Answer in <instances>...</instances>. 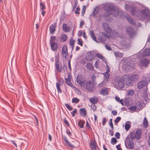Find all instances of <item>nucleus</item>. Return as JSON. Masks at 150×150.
<instances>
[{
    "instance_id": "a211bd4d",
    "label": "nucleus",
    "mask_w": 150,
    "mask_h": 150,
    "mask_svg": "<svg viewBox=\"0 0 150 150\" xmlns=\"http://www.w3.org/2000/svg\"><path fill=\"white\" fill-rule=\"evenodd\" d=\"M71 28L69 26H68L65 23L63 24L62 25V29L65 32H69L71 30Z\"/></svg>"
},
{
    "instance_id": "c9c22d12",
    "label": "nucleus",
    "mask_w": 150,
    "mask_h": 150,
    "mask_svg": "<svg viewBox=\"0 0 150 150\" xmlns=\"http://www.w3.org/2000/svg\"><path fill=\"white\" fill-rule=\"evenodd\" d=\"M143 124L144 126L147 127L148 126V122L146 117H144V119Z\"/></svg>"
},
{
    "instance_id": "603ef678",
    "label": "nucleus",
    "mask_w": 150,
    "mask_h": 150,
    "mask_svg": "<svg viewBox=\"0 0 150 150\" xmlns=\"http://www.w3.org/2000/svg\"><path fill=\"white\" fill-rule=\"evenodd\" d=\"M134 91L133 90H130L128 91L127 94L128 95L132 96L134 93Z\"/></svg>"
},
{
    "instance_id": "6ab92c4d",
    "label": "nucleus",
    "mask_w": 150,
    "mask_h": 150,
    "mask_svg": "<svg viewBox=\"0 0 150 150\" xmlns=\"http://www.w3.org/2000/svg\"><path fill=\"white\" fill-rule=\"evenodd\" d=\"M142 79L148 83V81L150 80V75L147 74H144L142 76Z\"/></svg>"
},
{
    "instance_id": "7ed1b4c3",
    "label": "nucleus",
    "mask_w": 150,
    "mask_h": 150,
    "mask_svg": "<svg viewBox=\"0 0 150 150\" xmlns=\"http://www.w3.org/2000/svg\"><path fill=\"white\" fill-rule=\"evenodd\" d=\"M76 81L81 87L84 86L86 81L84 79L83 76L81 74H79L77 76Z\"/></svg>"
},
{
    "instance_id": "bb28decb",
    "label": "nucleus",
    "mask_w": 150,
    "mask_h": 150,
    "mask_svg": "<svg viewBox=\"0 0 150 150\" xmlns=\"http://www.w3.org/2000/svg\"><path fill=\"white\" fill-rule=\"evenodd\" d=\"M136 135V139H139L140 138L142 132L141 130H137L135 132Z\"/></svg>"
},
{
    "instance_id": "5701e85b",
    "label": "nucleus",
    "mask_w": 150,
    "mask_h": 150,
    "mask_svg": "<svg viewBox=\"0 0 150 150\" xmlns=\"http://www.w3.org/2000/svg\"><path fill=\"white\" fill-rule=\"evenodd\" d=\"M86 68L90 71H92L94 70V67L93 65L90 63H87L86 65Z\"/></svg>"
},
{
    "instance_id": "c85d7f7f",
    "label": "nucleus",
    "mask_w": 150,
    "mask_h": 150,
    "mask_svg": "<svg viewBox=\"0 0 150 150\" xmlns=\"http://www.w3.org/2000/svg\"><path fill=\"white\" fill-rule=\"evenodd\" d=\"M90 34L93 40L95 42H97L98 41L97 40L96 38L95 35L93 30H91L90 31Z\"/></svg>"
},
{
    "instance_id": "7c9ffc66",
    "label": "nucleus",
    "mask_w": 150,
    "mask_h": 150,
    "mask_svg": "<svg viewBox=\"0 0 150 150\" xmlns=\"http://www.w3.org/2000/svg\"><path fill=\"white\" fill-rule=\"evenodd\" d=\"M99 9V8L98 7H96L95 8L94 11H93L92 13V16L93 17H95V15L97 14Z\"/></svg>"
},
{
    "instance_id": "cd10ccee",
    "label": "nucleus",
    "mask_w": 150,
    "mask_h": 150,
    "mask_svg": "<svg viewBox=\"0 0 150 150\" xmlns=\"http://www.w3.org/2000/svg\"><path fill=\"white\" fill-rule=\"evenodd\" d=\"M96 56H97L98 58L101 59L104 62H106V60L101 54L99 53L96 54Z\"/></svg>"
},
{
    "instance_id": "9b49d317",
    "label": "nucleus",
    "mask_w": 150,
    "mask_h": 150,
    "mask_svg": "<svg viewBox=\"0 0 150 150\" xmlns=\"http://www.w3.org/2000/svg\"><path fill=\"white\" fill-rule=\"evenodd\" d=\"M103 26L105 31L108 34L110 33L112 31V29L110 27L107 23H103Z\"/></svg>"
},
{
    "instance_id": "2eb2a0df",
    "label": "nucleus",
    "mask_w": 150,
    "mask_h": 150,
    "mask_svg": "<svg viewBox=\"0 0 150 150\" xmlns=\"http://www.w3.org/2000/svg\"><path fill=\"white\" fill-rule=\"evenodd\" d=\"M125 144L126 147L129 149H133L134 148V144L132 141L130 139L126 140L125 142Z\"/></svg>"
},
{
    "instance_id": "ddd939ff",
    "label": "nucleus",
    "mask_w": 150,
    "mask_h": 150,
    "mask_svg": "<svg viewBox=\"0 0 150 150\" xmlns=\"http://www.w3.org/2000/svg\"><path fill=\"white\" fill-rule=\"evenodd\" d=\"M62 56L65 58H66L68 55L67 47L65 45L63 46L62 48Z\"/></svg>"
},
{
    "instance_id": "b1692460",
    "label": "nucleus",
    "mask_w": 150,
    "mask_h": 150,
    "mask_svg": "<svg viewBox=\"0 0 150 150\" xmlns=\"http://www.w3.org/2000/svg\"><path fill=\"white\" fill-rule=\"evenodd\" d=\"M80 115L84 117H85L86 115V111L85 109L82 108L80 110Z\"/></svg>"
},
{
    "instance_id": "e2e57ef3",
    "label": "nucleus",
    "mask_w": 150,
    "mask_h": 150,
    "mask_svg": "<svg viewBox=\"0 0 150 150\" xmlns=\"http://www.w3.org/2000/svg\"><path fill=\"white\" fill-rule=\"evenodd\" d=\"M113 129H111L109 131V134L111 136L113 135Z\"/></svg>"
},
{
    "instance_id": "72a5a7b5",
    "label": "nucleus",
    "mask_w": 150,
    "mask_h": 150,
    "mask_svg": "<svg viewBox=\"0 0 150 150\" xmlns=\"http://www.w3.org/2000/svg\"><path fill=\"white\" fill-rule=\"evenodd\" d=\"M60 82H62L61 80H59V82H57V83L56 87L57 91L60 93H61L62 91L60 88V85L59 83Z\"/></svg>"
},
{
    "instance_id": "f3484780",
    "label": "nucleus",
    "mask_w": 150,
    "mask_h": 150,
    "mask_svg": "<svg viewBox=\"0 0 150 150\" xmlns=\"http://www.w3.org/2000/svg\"><path fill=\"white\" fill-rule=\"evenodd\" d=\"M57 27L56 23H54L53 24L51 25L50 27V31L51 34H53L54 33L56 30V28Z\"/></svg>"
},
{
    "instance_id": "49530a36",
    "label": "nucleus",
    "mask_w": 150,
    "mask_h": 150,
    "mask_svg": "<svg viewBox=\"0 0 150 150\" xmlns=\"http://www.w3.org/2000/svg\"><path fill=\"white\" fill-rule=\"evenodd\" d=\"M121 119V117H117L115 121V124L117 125V124L118 123Z\"/></svg>"
},
{
    "instance_id": "f03ea898",
    "label": "nucleus",
    "mask_w": 150,
    "mask_h": 150,
    "mask_svg": "<svg viewBox=\"0 0 150 150\" xmlns=\"http://www.w3.org/2000/svg\"><path fill=\"white\" fill-rule=\"evenodd\" d=\"M114 81L117 84L118 87L119 89H121L125 86V84L122 79L120 76H116L115 77Z\"/></svg>"
},
{
    "instance_id": "473e14b6",
    "label": "nucleus",
    "mask_w": 150,
    "mask_h": 150,
    "mask_svg": "<svg viewBox=\"0 0 150 150\" xmlns=\"http://www.w3.org/2000/svg\"><path fill=\"white\" fill-rule=\"evenodd\" d=\"M131 125L129 122H127L125 124V129L127 131H128L130 128Z\"/></svg>"
},
{
    "instance_id": "8fccbe9b",
    "label": "nucleus",
    "mask_w": 150,
    "mask_h": 150,
    "mask_svg": "<svg viewBox=\"0 0 150 150\" xmlns=\"http://www.w3.org/2000/svg\"><path fill=\"white\" fill-rule=\"evenodd\" d=\"M65 106L70 111H71L73 110V108L71 107L69 105L66 103L65 104Z\"/></svg>"
},
{
    "instance_id": "1a4fd4ad",
    "label": "nucleus",
    "mask_w": 150,
    "mask_h": 150,
    "mask_svg": "<svg viewBox=\"0 0 150 150\" xmlns=\"http://www.w3.org/2000/svg\"><path fill=\"white\" fill-rule=\"evenodd\" d=\"M124 78L125 77H126L127 78H128V79L129 78V80L133 82H136L137 81L139 78V75L136 74H134L131 75L129 77L126 75L124 76Z\"/></svg>"
},
{
    "instance_id": "dca6fc26",
    "label": "nucleus",
    "mask_w": 150,
    "mask_h": 150,
    "mask_svg": "<svg viewBox=\"0 0 150 150\" xmlns=\"http://www.w3.org/2000/svg\"><path fill=\"white\" fill-rule=\"evenodd\" d=\"M147 83L144 81H140L137 84L138 88L139 89H141L144 86L146 85Z\"/></svg>"
},
{
    "instance_id": "58836bf2",
    "label": "nucleus",
    "mask_w": 150,
    "mask_h": 150,
    "mask_svg": "<svg viewBox=\"0 0 150 150\" xmlns=\"http://www.w3.org/2000/svg\"><path fill=\"white\" fill-rule=\"evenodd\" d=\"M85 124V122H82L81 120H80L78 125L81 128H82L84 127Z\"/></svg>"
},
{
    "instance_id": "c03bdc74",
    "label": "nucleus",
    "mask_w": 150,
    "mask_h": 150,
    "mask_svg": "<svg viewBox=\"0 0 150 150\" xmlns=\"http://www.w3.org/2000/svg\"><path fill=\"white\" fill-rule=\"evenodd\" d=\"M137 109L136 106H133L129 108V110L131 111H134Z\"/></svg>"
},
{
    "instance_id": "f257e3e1",
    "label": "nucleus",
    "mask_w": 150,
    "mask_h": 150,
    "mask_svg": "<svg viewBox=\"0 0 150 150\" xmlns=\"http://www.w3.org/2000/svg\"><path fill=\"white\" fill-rule=\"evenodd\" d=\"M103 8L108 12L105 13V16H107L110 15L111 14L114 16H117L119 15V17L122 19H123L126 17L127 20L131 23L136 25L135 21L130 16L127 15L125 16L124 13V12L119 11L118 8L116 6H115L112 4L106 3L103 4Z\"/></svg>"
},
{
    "instance_id": "6e6552de",
    "label": "nucleus",
    "mask_w": 150,
    "mask_h": 150,
    "mask_svg": "<svg viewBox=\"0 0 150 150\" xmlns=\"http://www.w3.org/2000/svg\"><path fill=\"white\" fill-rule=\"evenodd\" d=\"M126 31L130 38H132L136 34L135 32L133 31V28L131 27H128L126 28Z\"/></svg>"
},
{
    "instance_id": "39448f33",
    "label": "nucleus",
    "mask_w": 150,
    "mask_h": 150,
    "mask_svg": "<svg viewBox=\"0 0 150 150\" xmlns=\"http://www.w3.org/2000/svg\"><path fill=\"white\" fill-rule=\"evenodd\" d=\"M96 57V53L93 51L89 52L87 53L85 58L88 61H91L94 59Z\"/></svg>"
},
{
    "instance_id": "2f4dec72",
    "label": "nucleus",
    "mask_w": 150,
    "mask_h": 150,
    "mask_svg": "<svg viewBox=\"0 0 150 150\" xmlns=\"http://www.w3.org/2000/svg\"><path fill=\"white\" fill-rule=\"evenodd\" d=\"M109 73L105 72L103 74L104 76V80L108 81V79L109 78L110 74Z\"/></svg>"
},
{
    "instance_id": "4468645a",
    "label": "nucleus",
    "mask_w": 150,
    "mask_h": 150,
    "mask_svg": "<svg viewBox=\"0 0 150 150\" xmlns=\"http://www.w3.org/2000/svg\"><path fill=\"white\" fill-rule=\"evenodd\" d=\"M86 88L89 91L93 90V85L92 82L90 81H87L86 83Z\"/></svg>"
},
{
    "instance_id": "ea45409f",
    "label": "nucleus",
    "mask_w": 150,
    "mask_h": 150,
    "mask_svg": "<svg viewBox=\"0 0 150 150\" xmlns=\"http://www.w3.org/2000/svg\"><path fill=\"white\" fill-rule=\"evenodd\" d=\"M67 39V36L66 35H62L61 37V40L63 42H65Z\"/></svg>"
},
{
    "instance_id": "3c124183",
    "label": "nucleus",
    "mask_w": 150,
    "mask_h": 150,
    "mask_svg": "<svg viewBox=\"0 0 150 150\" xmlns=\"http://www.w3.org/2000/svg\"><path fill=\"white\" fill-rule=\"evenodd\" d=\"M86 9V6H84L82 8V11L81 12L83 16L84 14Z\"/></svg>"
},
{
    "instance_id": "0eeeda50",
    "label": "nucleus",
    "mask_w": 150,
    "mask_h": 150,
    "mask_svg": "<svg viewBox=\"0 0 150 150\" xmlns=\"http://www.w3.org/2000/svg\"><path fill=\"white\" fill-rule=\"evenodd\" d=\"M141 14L144 18H147L150 17V11L149 9L145 8L141 11Z\"/></svg>"
},
{
    "instance_id": "37998d69",
    "label": "nucleus",
    "mask_w": 150,
    "mask_h": 150,
    "mask_svg": "<svg viewBox=\"0 0 150 150\" xmlns=\"http://www.w3.org/2000/svg\"><path fill=\"white\" fill-rule=\"evenodd\" d=\"M117 140L115 138L113 137L111 139V143L113 145H114L117 143Z\"/></svg>"
},
{
    "instance_id": "393cba45",
    "label": "nucleus",
    "mask_w": 150,
    "mask_h": 150,
    "mask_svg": "<svg viewBox=\"0 0 150 150\" xmlns=\"http://www.w3.org/2000/svg\"><path fill=\"white\" fill-rule=\"evenodd\" d=\"M100 93L101 94L103 95H106L108 94V88H102L100 91Z\"/></svg>"
},
{
    "instance_id": "6e6d98bb",
    "label": "nucleus",
    "mask_w": 150,
    "mask_h": 150,
    "mask_svg": "<svg viewBox=\"0 0 150 150\" xmlns=\"http://www.w3.org/2000/svg\"><path fill=\"white\" fill-rule=\"evenodd\" d=\"M78 44L80 46H83V41L81 39H79L78 40Z\"/></svg>"
},
{
    "instance_id": "a18cd8bd",
    "label": "nucleus",
    "mask_w": 150,
    "mask_h": 150,
    "mask_svg": "<svg viewBox=\"0 0 150 150\" xmlns=\"http://www.w3.org/2000/svg\"><path fill=\"white\" fill-rule=\"evenodd\" d=\"M40 9L43 10L45 9V5L42 3L41 2L40 4Z\"/></svg>"
},
{
    "instance_id": "9d476101",
    "label": "nucleus",
    "mask_w": 150,
    "mask_h": 150,
    "mask_svg": "<svg viewBox=\"0 0 150 150\" xmlns=\"http://www.w3.org/2000/svg\"><path fill=\"white\" fill-rule=\"evenodd\" d=\"M150 63V61L147 59L144 58H142L141 60L140 64L145 67H147Z\"/></svg>"
},
{
    "instance_id": "052dcab7",
    "label": "nucleus",
    "mask_w": 150,
    "mask_h": 150,
    "mask_svg": "<svg viewBox=\"0 0 150 150\" xmlns=\"http://www.w3.org/2000/svg\"><path fill=\"white\" fill-rule=\"evenodd\" d=\"M66 144L68 146L71 148H74L75 147V146L73 144L70 143L69 142H68V143H67Z\"/></svg>"
},
{
    "instance_id": "c756f323",
    "label": "nucleus",
    "mask_w": 150,
    "mask_h": 150,
    "mask_svg": "<svg viewBox=\"0 0 150 150\" xmlns=\"http://www.w3.org/2000/svg\"><path fill=\"white\" fill-rule=\"evenodd\" d=\"M55 67L57 70L59 72H61L62 70V67L58 63L55 64Z\"/></svg>"
},
{
    "instance_id": "338daca9",
    "label": "nucleus",
    "mask_w": 150,
    "mask_h": 150,
    "mask_svg": "<svg viewBox=\"0 0 150 150\" xmlns=\"http://www.w3.org/2000/svg\"><path fill=\"white\" fill-rule=\"evenodd\" d=\"M105 47L106 49L108 50H111V48L110 46H109L107 45H105Z\"/></svg>"
},
{
    "instance_id": "bf43d9fd",
    "label": "nucleus",
    "mask_w": 150,
    "mask_h": 150,
    "mask_svg": "<svg viewBox=\"0 0 150 150\" xmlns=\"http://www.w3.org/2000/svg\"><path fill=\"white\" fill-rule=\"evenodd\" d=\"M115 136L117 139H119L120 136V133L118 132H116L115 134Z\"/></svg>"
},
{
    "instance_id": "f704fd0d",
    "label": "nucleus",
    "mask_w": 150,
    "mask_h": 150,
    "mask_svg": "<svg viewBox=\"0 0 150 150\" xmlns=\"http://www.w3.org/2000/svg\"><path fill=\"white\" fill-rule=\"evenodd\" d=\"M118 35L116 31H113L110 35V37L112 38H115L118 36Z\"/></svg>"
},
{
    "instance_id": "680f3d73",
    "label": "nucleus",
    "mask_w": 150,
    "mask_h": 150,
    "mask_svg": "<svg viewBox=\"0 0 150 150\" xmlns=\"http://www.w3.org/2000/svg\"><path fill=\"white\" fill-rule=\"evenodd\" d=\"M84 24V22L83 21H81L80 22V28H81L82 26Z\"/></svg>"
},
{
    "instance_id": "09e8293b",
    "label": "nucleus",
    "mask_w": 150,
    "mask_h": 150,
    "mask_svg": "<svg viewBox=\"0 0 150 150\" xmlns=\"http://www.w3.org/2000/svg\"><path fill=\"white\" fill-rule=\"evenodd\" d=\"M115 100L117 102H120L123 105V103L122 100H120L118 97H115Z\"/></svg>"
},
{
    "instance_id": "69168bd1",
    "label": "nucleus",
    "mask_w": 150,
    "mask_h": 150,
    "mask_svg": "<svg viewBox=\"0 0 150 150\" xmlns=\"http://www.w3.org/2000/svg\"><path fill=\"white\" fill-rule=\"evenodd\" d=\"M112 113L114 115H115L117 114V112L116 110H112Z\"/></svg>"
},
{
    "instance_id": "f8f14e48",
    "label": "nucleus",
    "mask_w": 150,
    "mask_h": 150,
    "mask_svg": "<svg viewBox=\"0 0 150 150\" xmlns=\"http://www.w3.org/2000/svg\"><path fill=\"white\" fill-rule=\"evenodd\" d=\"M90 146L91 150H100L96 142L95 141H92L91 142Z\"/></svg>"
},
{
    "instance_id": "5fc2aeb1",
    "label": "nucleus",
    "mask_w": 150,
    "mask_h": 150,
    "mask_svg": "<svg viewBox=\"0 0 150 150\" xmlns=\"http://www.w3.org/2000/svg\"><path fill=\"white\" fill-rule=\"evenodd\" d=\"M59 55L58 54L55 57V64L58 63L59 61Z\"/></svg>"
},
{
    "instance_id": "a19ab883",
    "label": "nucleus",
    "mask_w": 150,
    "mask_h": 150,
    "mask_svg": "<svg viewBox=\"0 0 150 150\" xmlns=\"http://www.w3.org/2000/svg\"><path fill=\"white\" fill-rule=\"evenodd\" d=\"M79 101V99L76 98H74L72 100V102L73 103H77Z\"/></svg>"
},
{
    "instance_id": "774afa93",
    "label": "nucleus",
    "mask_w": 150,
    "mask_h": 150,
    "mask_svg": "<svg viewBox=\"0 0 150 150\" xmlns=\"http://www.w3.org/2000/svg\"><path fill=\"white\" fill-rule=\"evenodd\" d=\"M98 63H99L98 61V60L96 61V62H95V67L96 68H98Z\"/></svg>"
},
{
    "instance_id": "864d4df0",
    "label": "nucleus",
    "mask_w": 150,
    "mask_h": 150,
    "mask_svg": "<svg viewBox=\"0 0 150 150\" xmlns=\"http://www.w3.org/2000/svg\"><path fill=\"white\" fill-rule=\"evenodd\" d=\"M55 39V37L54 36H51L50 40V43L54 42V41Z\"/></svg>"
},
{
    "instance_id": "4d7b16f0",
    "label": "nucleus",
    "mask_w": 150,
    "mask_h": 150,
    "mask_svg": "<svg viewBox=\"0 0 150 150\" xmlns=\"http://www.w3.org/2000/svg\"><path fill=\"white\" fill-rule=\"evenodd\" d=\"M77 111L75 109L74 111L71 112L72 117H74L75 116V114L77 112Z\"/></svg>"
},
{
    "instance_id": "e433bc0d",
    "label": "nucleus",
    "mask_w": 150,
    "mask_h": 150,
    "mask_svg": "<svg viewBox=\"0 0 150 150\" xmlns=\"http://www.w3.org/2000/svg\"><path fill=\"white\" fill-rule=\"evenodd\" d=\"M114 53L115 57H122L123 55L122 53L119 52H114Z\"/></svg>"
},
{
    "instance_id": "20e7f679",
    "label": "nucleus",
    "mask_w": 150,
    "mask_h": 150,
    "mask_svg": "<svg viewBox=\"0 0 150 150\" xmlns=\"http://www.w3.org/2000/svg\"><path fill=\"white\" fill-rule=\"evenodd\" d=\"M125 9L126 10L129 11L132 15H134L136 12V8L132 6L131 5L126 4Z\"/></svg>"
},
{
    "instance_id": "a878e982",
    "label": "nucleus",
    "mask_w": 150,
    "mask_h": 150,
    "mask_svg": "<svg viewBox=\"0 0 150 150\" xmlns=\"http://www.w3.org/2000/svg\"><path fill=\"white\" fill-rule=\"evenodd\" d=\"M90 101L91 103L95 104L98 102V99L96 97H93L90 98Z\"/></svg>"
},
{
    "instance_id": "0e129e2a",
    "label": "nucleus",
    "mask_w": 150,
    "mask_h": 150,
    "mask_svg": "<svg viewBox=\"0 0 150 150\" xmlns=\"http://www.w3.org/2000/svg\"><path fill=\"white\" fill-rule=\"evenodd\" d=\"M76 93L78 95H81V92L78 89H76Z\"/></svg>"
},
{
    "instance_id": "79ce46f5",
    "label": "nucleus",
    "mask_w": 150,
    "mask_h": 150,
    "mask_svg": "<svg viewBox=\"0 0 150 150\" xmlns=\"http://www.w3.org/2000/svg\"><path fill=\"white\" fill-rule=\"evenodd\" d=\"M69 42L70 45L72 46V48L73 49L75 41L73 39H71L70 40Z\"/></svg>"
},
{
    "instance_id": "de8ad7c7",
    "label": "nucleus",
    "mask_w": 150,
    "mask_h": 150,
    "mask_svg": "<svg viewBox=\"0 0 150 150\" xmlns=\"http://www.w3.org/2000/svg\"><path fill=\"white\" fill-rule=\"evenodd\" d=\"M109 124L112 129H113V126L112 122V119H110L109 120Z\"/></svg>"
},
{
    "instance_id": "4c0bfd02",
    "label": "nucleus",
    "mask_w": 150,
    "mask_h": 150,
    "mask_svg": "<svg viewBox=\"0 0 150 150\" xmlns=\"http://www.w3.org/2000/svg\"><path fill=\"white\" fill-rule=\"evenodd\" d=\"M130 137L132 139H134L135 138H136V133L135 132L133 131L131 133Z\"/></svg>"
},
{
    "instance_id": "423d86ee",
    "label": "nucleus",
    "mask_w": 150,
    "mask_h": 150,
    "mask_svg": "<svg viewBox=\"0 0 150 150\" xmlns=\"http://www.w3.org/2000/svg\"><path fill=\"white\" fill-rule=\"evenodd\" d=\"M107 38H109V36L104 33H102V35L98 38V42L104 43L106 41Z\"/></svg>"
},
{
    "instance_id": "aec40b11",
    "label": "nucleus",
    "mask_w": 150,
    "mask_h": 150,
    "mask_svg": "<svg viewBox=\"0 0 150 150\" xmlns=\"http://www.w3.org/2000/svg\"><path fill=\"white\" fill-rule=\"evenodd\" d=\"M51 47L52 50L54 51L58 49V45L55 42L50 43Z\"/></svg>"
},
{
    "instance_id": "412c9836",
    "label": "nucleus",
    "mask_w": 150,
    "mask_h": 150,
    "mask_svg": "<svg viewBox=\"0 0 150 150\" xmlns=\"http://www.w3.org/2000/svg\"><path fill=\"white\" fill-rule=\"evenodd\" d=\"M65 80L69 86H72L73 84L71 82V78L69 75L68 76L67 78H65Z\"/></svg>"
},
{
    "instance_id": "13d9d810",
    "label": "nucleus",
    "mask_w": 150,
    "mask_h": 150,
    "mask_svg": "<svg viewBox=\"0 0 150 150\" xmlns=\"http://www.w3.org/2000/svg\"><path fill=\"white\" fill-rule=\"evenodd\" d=\"M80 10V8H79L78 7H77L76 8V10L75 11V14H79L80 13L79 12V11Z\"/></svg>"
},
{
    "instance_id": "4be33fe9",
    "label": "nucleus",
    "mask_w": 150,
    "mask_h": 150,
    "mask_svg": "<svg viewBox=\"0 0 150 150\" xmlns=\"http://www.w3.org/2000/svg\"><path fill=\"white\" fill-rule=\"evenodd\" d=\"M143 55L148 56L150 55V49L147 48L144 50L142 53Z\"/></svg>"
}]
</instances>
